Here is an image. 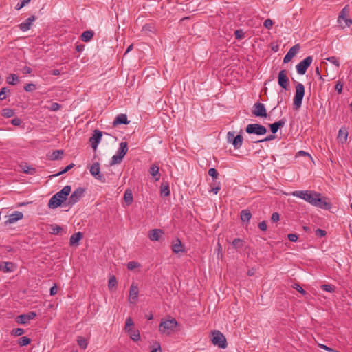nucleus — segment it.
<instances>
[{"label":"nucleus","instance_id":"nucleus-63","mask_svg":"<svg viewBox=\"0 0 352 352\" xmlns=\"http://www.w3.org/2000/svg\"><path fill=\"white\" fill-rule=\"evenodd\" d=\"M294 288L302 294H306V292L299 285L296 284Z\"/></svg>","mask_w":352,"mask_h":352},{"label":"nucleus","instance_id":"nucleus-15","mask_svg":"<svg viewBox=\"0 0 352 352\" xmlns=\"http://www.w3.org/2000/svg\"><path fill=\"white\" fill-rule=\"evenodd\" d=\"M102 133L99 130H95L93 136L90 138L89 142H91V147L94 150H96L98 147V144L101 140Z\"/></svg>","mask_w":352,"mask_h":352},{"label":"nucleus","instance_id":"nucleus-2","mask_svg":"<svg viewBox=\"0 0 352 352\" xmlns=\"http://www.w3.org/2000/svg\"><path fill=\"white\" fill-rule=\"evenodd\" d=\"M72 188L70 186L67 185L59 192L54 195L48 202V207L52 209L56 208L62 205V204L67 200L68 196L71 192Z\"/></svg>","mask_w":352,"mask_h":352},{"label":"nucleus","instance_id":"nucleus-27","mask_svg":"<svg viewBox=\"0 0 352 352\" xmlns=\"http://www.w3.org/2000/svg\"><path fill=\"white\" fill-rule=\"evenodd\" d=\"M348 137V131L344 128H341L338 131V139L341 143H344L346 142Z\"/></svg>","mask_w":352,"mask_h":352},{"label":"nucleus","instance_id":"nucleus-1","mask_svg":"<svg viewBox=\"0 0 352 352\" xmlns=\"http://www.w3.org/2000/svg\"><path fill=\"white\" fill-rule=\"evenodd\" d=\"M294 197L302 199L310 204L327 209L329 208L330 204L327 203L325 199L320 197V194L314 191L309 190H296L292 192Z\"/></svg>","mask_w":352,"mask_h":352},{"label":"nucleus","instance_id":"nucleus-12","mask_svg":"<svg viewBox=\"0 0 352 352\" xmlns=\"http://www.w3.org/2000/svg\"><path fill=\"white\" fill-rule=\"evenodd\" d=\"M278 85L284 89L287 90L289 87V80L287 76V71L282 69L278 75Z\"/></svg>","mask_w":352,"mask_h":352},{"label":"nucleus","instance_id":"nucleus-10","mask_svg":"<svg viewBox=\"0 0 352 352\" xmlns=\"http://www.w3.org/2000/svg\"><path fill=\"white\" fill-rule=\"evenodd\" d=\"M228 142L231 143L235 149H239L241 147L243 144V136L241 134L234 137V132L229 131L227 133Z\"/></svg>","mask_w":352,"mask_h":352},{"label":"nucleus","instance_id":"nucleus-46","mask_svg":"<svg viewBox=\"0 0 352 352\" xmlns=\"http://www.w3.org/2000/svg\"><path fill=\"white\" fill-rule=\"evenodd\" d=\"M24 333V330L21 328H16L12 329V335L15 336H20Z\"/></svg>","mask_w":352,"mask_h":352},{"label":"nucleus","instance_id":"nucleus-3","mask_svg":"<svg viewBox=\"0 0 352 352\" xmlns=\"http://www.w3.org/2000/svg\"><path fill=\"white\" fill-rule=\"evenodd\" d=\"M178 323L175 318H169L161 322L159 327V331L162 333L168 335L175 331V329Z\"/></svg>","mask_w":352,"mask_h":352},{"label":"nucleus","instance_id":"nucleus-64","mask_svg":"<svg viewBox=\"0 0 352 352\" xmlns=\"http://www.w3.org/2000/svg\"><path fill=\"white\" fill-rule=\"evenodd\" d=\"M151 352H161V346L159 343L156 344V347L151 350Z\"/></svg>","mask_w":352,"mask_h":352},{"label":"nucleus","instance_id":"nucleus-43","mask_svg":"<svg viewBox=\"0 0 352 352\" xmlns=\"http://www.w3.org/2000/svg\"><path fill=\"white\" fill-rule=\"evenodd\" d=\"M321 289L325 292H334L335 287L331 285L325 284L321 285Z\"/></svg>","mask_w":352,"mask_h":352},{"label":"nucleus","instance_id":"nucleus-38","mask_svg":"<svg viewBox=\"0 0 352 352\" xmlns=\"http://www.w3.org/2000/svg\"><path fill=\"white\" fill-rule=\"evenodd\" d=\"M129 333L130 338L134 341H138L140 338V332L138 330L132 329V330H131V332Z\"/></svg>","mask_w":352,"mask_h":352},{"label":"nucleus","instance_id":"nucleus-22","mask_svg":"<svg viewBox=\"0 0 352 352\" xmlns=\"http://www.w3.org/2000/svg\"><path fill=\"white\" fill-rule=\"evenodd\" d=\"M172 250L175 254L185 252L184 245L179 239H177L173 242L172 245Z\"/></svg>","mask_w":352,"mask_h":352},{"label":"nucleus","instance_id":"nucleus-7","mask_svg":"<svg viewBox=\"0 0 352 352\" xmlns=\"http://www.w3.org/2000/svg\"><path fill=\"white\" fill-rule=\"evenodd\" d=\"M349 12V6H346L339 14L338 22L339 25L343 28L345 27H349L352 24V20L347 18Z\"/></svg>","mask_w":352,"mask_h":352},{"label":"nucleus","instance_id":"nucleus-6","mask_svg":"<svg viewBox=\"0 0 352 352\" xmlns=\"http://www.w3.org/2000/svg\"><path fill=\"white\" fill-rule=\"evenodd\" d=\"M127 143L126 142H122L120 144V148L117 154L111 157L110 164L112 166L120 163L127 153Z\"/></svg>","mask_w":352,"mask_h":352},{"label":"nucleus","instance_id":"nucleus-57","mask_svg":"<svg viewBox=\"0 0 352 352\" xmlns=\"http://www.w3.org/2000/svg\"><path fill=\"white\" fill-rule=\"evenodd\" d=\"M343 89V84L340 82H338L335 86V89L339 93H342Z\"/></svg>","mask_w":352,"mask_h":352},{"label":"nucleus","instance_id":"nucleus-49","mask_svg":"<svg viewBox=\"0 0 352 352\" xmlns=\"http://www.w3.org/2000/svg\"><path fill=\"white\" fill-rule=\"evenodd\" d=\"M139 263L135 261H130L127 263V268L130 270H133L139 266Z\"/></svg>","mask_w":352,"mask_h":352},{"label":"nucleus","instance_id":"nucleus-58","mask_svg":"<svg viewBox=\"0 0 352 352\" xmlns=\"http://www.w3.org/2000/svg\"><path fill=\"white\" fill-rule=\"evenodd\" d=\"M326 232L323 230H321V229H317L316 230V236H319V237H323L326 235Z\"/></svg>","mask_w":352,"mask_h":352},{"label":"nucleus","instance_id":"nucleus-29","mask_svg":"<svg viewBox=\"0 0 352 352\" xmlns=\"http://www.w3.org/2000/svg\"><path fill=\"white\" fill-rule=\"evenodd\" d=\"M93 36H94L93 31H91V30H87V31H85L81 34V39L84 42H88V41H89L92 38Z\"/></svg>","mask_w":352,"mask_h":352},{"label":"nucleus","instance_id":"nucleus-59","mask_svg":"<svg viewBox=\"0 0 352 352\" xmlns=\"http://www.w3.org/2000/svg\"><path fill=\"white\" fill-rule=\"evenodd\" d=\"M287 237H288V239L292 242H296L298 238V235L296 234H289Z\"/></svg>","mask_w":352,"mask_h":352},{"label":"nucleus","instance_id":"nucleus-32","mask_svg":"<svg viewBox=\"0 0 352 352\" xmlns=\"http://www.w3.org/2000/svg\"><path fill=\"white\" fill-rule=\"evenodd\" d=\"M6 81L8 84L14 85L19 81V77L16 74H11L7 77Z\"/></svg>","mask_w":352,"mask_h":352},{"label":"nucleus","instance_id":"nucleus-24","mask_svg":"<svg viewBox=\"0 0 352 352\" xmlns=\"http://www.w3.org/2000/svg\"><path fill=\"white\" fill-rule=\"evenodd\" d=\"M285 122H286L284 119H281L278 122H276L273 124H270V127L272 133L273 134H275L280 128L283 127L285 126Z\"/></svg>","mask_w":352,"mask_h":352},{"label":"nucleus","instance_id":"nucleus-44","mask_svg":"<svg viewBox=\"0 0 352 352\" xmlns=\"http://www.w3.org/2000/svg\"><path fill=\"white\" fill-rule=\"evenodd\" d=\"M326 60L333 63L337 67H340V62L336 56L328 57L326 58Z\"/></svg>","mask_w":352,"mask_h":352},{"label":"nucleus","instance_id":"nucleus-4","mask_svg":"<svg viewBox=\"0 0 352 352\" xmlns=\"http://www.w3.org/2000/svg\"><path fill=\"white\" fill-rule=\"evenodd\" d=\"M211 342L214 346L221 349L227 347V341L225 336L219 331L215 330L211 332Z\"/></svg>","mask_w":352,"mask_h":352},{"label":"nucleus","instance_id":"nucleus-39","mask_svg":"<svg viewBox=\"0 0 352 352\" xmlns=\"http://www.w3.org/2000/svg\"><path fill=\"white\" fill-rule=\"evenodd\" d=\"M31 340L29 338L23 336L19 339L18 343L20 346H23L29 344Z\"/></svg>","mask_w":352,"mask_h":352},{"label":"nucleus","instance_id":"nucleus-51","mask_svg":"<svg viewBox=\"0 0 352 352\" xmlns=\"http://www.w3.org/2000/svg\"><path fill=\"white\" fill-rule=\"evenodd\" d=\"M9 91L7 87H3L0 91V100H3L6 98V94Z\"/></svg>","mask_w":352,"mask_h":352},{"label":"nucleus","instance_id":"nucleus-34","mask_svg":"<svg viewBox=\"0 0 352 352\" xmlns=\"http://www.w3.org/2000/svg\"><path fill=\"white\" fill-rule=\"evenodd\" d=\"M21 168L25 173L30 175H34L36 173V169L27 164L22 165Z\"/></svg>","mask_w":352,"mask_h":352},{"label":"nucleus","instance_id":"nucleus-42","mask_svg":"<svg viewBox=\"0 0 352 352\" xmlns=\"http://www.w3.org/2000/svg\"><path fill=\"white\" fill-rule=\"evenodd\" d=\"M74 164H69L68 166H67L63 170L60 171L59 173H58L57 174H55L53 175V177H56V176H58V175H60L62 174H64L65 173H67V171H69L70 169H72L73 167H74Z\"/></svg>","mask_w":352,"mask_h":352},{"label":"nucleus","instance_id":"nucleus-18","mask_svg":"<svg viewBox=\"0 0 352 352\" xmlns=\"http://www.w3.org/2000/svg\"><path fill=\"white\" fill-rule=\"evenodd\" d=\"M139 289L138 285L133 283L130 287L129 300L130 302H135L138 300Z\"/></svg>","mask_w":352,"mask_h":352},{"label":"nucleus","instance_id":"nucleus-47","mask_svg":"<svg viewBox=\"0 0 352 352\" xmlns=\"http://www.w3.org/2000/svg\"><path fill=\"white\" fill-rule=\"evenodd\" d=\"M36 89V86L35 84H32V83H29V84H27L25 87H24V89L27 91V92H30V91H32L34 90H35Z\"/></svg>","mask_w":352,"mask_h":352},{"label":"nucleus","instance_id":"nucleus-21","mask_svg":"<svg viewBox=\"0 0 352 352\" xmlns=\"http://www.w3.org/2000/svg\"><path fill=\"white\" fill-rule=\"evenodd\" d=\"M164 234V232L161 229L151 230L148 233V238L152 241H157Z\"/></svg>","mask_w":352,"mask_h":352},{"label":"nucleus","instance_id":"nucleus-14","mask_svg":"<svg viewBox=\"0 0 352 352\" xmlns=\"http://www.w3.org/2000/svg\"><path fill=\"white\" fill-rule=\"evenodd\" d=\"M90 173L92 176H94L96 179L104 182L105 177L103 175L100 174V164L98 162L94 163L90 168Z\"/></svg>","mask_w":352,"mask_h":352},{"label":"nucleus","instance_id":"nucleus-48","mask_svg":"<svg viewBox=\"0 0 352 352\" xmlns=\"http://www.w3.org/2000/svg\"><path fill=\"white\" fill-rule=\"evenodd\" d=\"M208 175L212 177L214 179H217L218 177V173L217 170L214 168H211L208 170Z\"/></svg>","mask_w":352,"mask_h":352},{"label":"nucleus","instance_id":"nucleus-53","mask_svg":"<svg viewBox=\"0 0 352 352\" xmlns=\"http://www.w3.org/2000/svg\"><path fill=\"white\" fill-rule=\"evenodd\" d=\"M62 230V228L59 226L55 225L52 226V234H57Z\"/></svg>","mask_w":352,"mask_h":352},{"label":"nucleus","instance_id":"nucleus-61","mask_svg":"<svg viewBox=\"0 0 352 352\" xmlns=\"http://www.w3.org/2000/svg\"><path fill=\"white\" fill-rule=\"evenodd\" d=\"M258 228L262 231H265L267 230V224L265 221H263L258 223Z\"/></svg>","mask_w":352,"mask_h":352},{"label":"nucleus","instance_id":"nucleus-28","mask_svg":"<svg viewBox=\"0 0 352 352\" xmlns=\"http://www.w3.org/2000/svg\"><path fill=\"white\" fill-rule=\"evenodd\" d=\"M149 173L155 178V181L157 182L160 179V178L157 177L159 173V166L157 165L153 164L150 167Z\"/></svg>","mask_w":352,"mask_h":352},{"label":"nucleus","instance_id":"nucleus-17","mask_svg":"<svg viewBox=\"0 0 352 352\" xmlns=\"http://www.w3.org/2000/svg\"><path fill=\"white\" fill-rule=\"evenodd\" d=\"M36 314L34 311L26 314H21L16 318V322L20 324H26L36 317Z\"/></svg>","mask_w":352,"mask_h":352},{"label":"nucleus","instance_id":"nucleus-35","mask_svg":"<svg viewBox=\"0 0 352 352\" xmlns=\"http://www.w3.org/2000/svg\"><path fill=\"white\" fill-rule=\"evenodd\" d=\"M63 155V151L62 150H56L52 152L51 155L50 156V160H58Z\"/></svg>","mask_w":352,"mask_h":352},{"label":"nucleus","instance_id":"nucleus-16","mask_svg":"<svg viewBox=\"0 0 352 352\" xmlns=\"http://www.w3.org/2000/svg\"><path fill=\"white\" fill-rule=\"evenodd\" d=\"M300 50V45L296 44L292 47L283 58V62L287 63L294 58V56Z\"/></svg>","mask_w":352,"mask_h":352},{"label":"nucleus","instance_id":"nucleus-19","mask_svg":"<svg viewBox=\"0 0 352 352\" xmlns=\"http://www.w3.org/2000/svg\"><path fill=\"white\" fill-rule=\"evenodd\" d=\"M36 20L34 15L30 16L24 22L19 25V29L23 32L29 30L32 25V23Z\"/></svg>","mask_w":352,"mask_h":352},{"label":"nucleus","instance_id":"nucleus-26","mask_svg":"<svg viewBox=\"0 0 352 352\" xmlns=\"http://www.w3.org/2000/svg\"><path fill=\"white\" fill-rule=\"evenodd\" d=\"M14 270V265L11 262H2L0 264V270L4 272H13Z\"/></svg>","mask_w":352,"mask_h":352},{"label":"nucleus","instance_id":"nucleus-11","mask_svg":"<svg viewBox=\"0 0 352 352\" xmlns=\"http://www.w3.org/2000/svg\"><path fill=\"white\" fill-rule=\"evenodd\" d=\"M312 61L313 58L311 56H307L301 60L296 67L298 74L300 75L305 74Z\"/></svg>","mask_w":352,"mask_h":352},{"label":"nucleus","instance_id":"nucleus-50","mask_svg":"<svg viewBox=\"0 0 352 352\" xmlns=\"http://www.w3.org/2000/svg\"><path fill=\"white\" fill-rule=\"evenodd\" d=\"M61 106L57 102H53L49 109L52 111H56L60 109Z\"/></svg>","mask_w":352,"mask_h":352},{"label":"nucleus","instance_id":"nucleus-33","mask_svg":"<svg viewBox=\"0 0 352 352\" xmlns=\"http://www.w3.org/2000/svg\"><path fill=\"white\" fill-rule=\"evenodd\" d=\"M134 326V322L131 317H128L125 321L124 330L127 333H130L132 327Z\"/></svg>","mask_w":352,"mask_h":352},{"label":"nucleus","instance_id":"nucleus-13","mask_svg":"<svg viewBox=\"0 0 352 352\" xmlns=\"http://www.w3.org/2000/svg\"><path fill=\"white\" fill-rule=\"evenodd\" d=\"M252 114L256 117L266 118L267 111L265 105L261 102L255 103L253 106Z\"/></svg>","mask_w":352,"mask_h":352},{"label":"nucleus","instance_id":"nucleus-60","mask_svg":"<svg viewBox=\"0 0 352 352\" xmlns=\"http://www.w3.org/2000/svg\"><path fill=\"white\" fill-rule=\"evenodd\" d=\"M279 219H280V217H279V214L278 212H274L272 214V217H271L272 221L277 222L279 221Z\"/></svg>","mask_w":352,"mask_h":352},{"label":"nucleus","instance_id":"nucleus-52","mask_svg":"<svg viewBox=\"0 0 352 352\" xmlns=\"http://www.w3.org/2000/svg\"><path fill=\"white\" fill-rule=\"evenodd\" d=\"M263 25L267 29H271L273 25V21L270 19H267L263 23Z\"/></svg>","mask_w":352,"mask_h":352},{"label":"nucleus","instance_id":"nucleus-36","mask_svg":"<svg viewBox=\"0 0 352 352\" xmlns=\"http://www.w3.org/2000/svg\"><path fill=\"white\" fill-rule=\"evenodd\" d=\"M124 201L127 204H131L133 201V195L130 190H126L124 195Z\"/></svg>","mask_w":352,"mask_h":352},{"label":"nucleus","instance_id":"nucleus-9","mask_svg":"<svg viewBox=\"0 0 352 352\" xmlns=\"http://www.w3.org/2000/svg\"><path fill=\"white\" fill-rule=\"evenodd\" d=\"M85 192V189L81 187H78L76 188L69 197L67 205L69 206H72L78 202L82 197L84 195Z\"/></svg>","mask_w":352,"mask_h":352},{"label":"nucleus","instance_id":"nucleus-56","mask_svg":"<svg viewBox=\"0 0 352 352\" xmlns=\"http://www.w3.org/2000/svg\"><path fill=\"white\" fill-rule=\"evenodd\" d=\"M274 138H275V136L274 135H270L267 136L265 138H264L263 140H258V141H255L254 142L259 143V142H268V141L273 140Z\"/></svg>","mask_w":352,"mask_h":352},{"label":"nucleus","instance_id":"nucleus-30","mask_svg":"<svg viewBox=\"0 0 352 352\" xmlns=\"http://www.w3.org/2000/svg\"><path fill=\"white\" fill-rule=\"evenodd\" d=\"M251 217V212L248 210H243L241 212V219L243 222H249Z\"/></svg>","mask_w":352,"mask_h":352},{"label":"nucleus","instance_id":"nucleus-20","mask_svg":"<svg viewBox=\"0 0 352 352\" xmlns=\"http://www.w3.org/2000/svg\"><path fill=\"white\" fill-rule=\"evenodd\" d=\"M23 218V214L21 212L15 211L9 216L8 219L6 221V224H12Z\"/></svg>","mask_w":352,"mask_h":352},{"label":"nucleus","instance_id":"nucleus-8","mask_svg":"<svg viewBox=\"0 0 352 352\" xmlns=\"http://www.w3.org/2000/svg\"><path fill=\"white\" fill-rule=\"evenodd\" d=\"M245 131L249 134L263 135L267 133L266 128L259 124H250L245 128Z\"/></svg>","mask_w":352,"mask_h":352},{"label":"nucleus","instance_id":"nucleus-37","mask_svg":"<svg viewBox=\"0 0 352 352\" xmlns=\"http://www.w3.org/2000/svg\"><path fill=\"white\" fill-rule=\"evenodd\" d=\"M78 344L79 346L83 349H86L87 346V340L81 336L78 337L77 339Z\"/></svg>","mask_w":352,"mask_h":352},{"label":"nucleus","instance_id":"nucleus-25","mask_svg":"<svg viewBox=\"0 0 352 352\" xmlns=\"http://www.w3.org/2000/svg\"><path fill=\"white\" fill-rule=\"evenodd\" d=\"M82 238V234L80 232H76L71 236L69 239V245L71 246L78 245L79 241Z\"/></svg>","mask_w":352,"mask_h":352},{"label":"nucleus","instance_id":"nucleus-55","mask_svg":"<svg viewBox=\"0 0 352 352\" xmlns=\"http://www.w3.org/2000/svg\"><path fill=\"white\" fill-rule=\"evenodd\" d=\"M235 37L237 39H241L244 37V33L242 30H237L234 32Z\"/></svg>","mask_w":352,"mask_h":352},{"label":"nucleus","instance_id":"nucleus-62","mask_svg":"<svg viewBox=\"0 0 352 352\" xmlns=\"http://www.w3.org/2000/svg\"><path fill=\"white\" fill-rule=\"evenodd\" d=\"M11 122L14 126H19L21 124V120L20 118H16L12 120Z\"/></svg>","mask_w":352,"mask_h":352},{"label":"nucleus","instance_id":"nucleus-40","mask_svg":"<svg viewBox=\"0 0 352 352\" xmlns=\"http://www.w3.org/2000/svg\"><path fill=\"white\" fill-rule=\"evenodd\" d=\"M14 113V111L11 109H4L2 110V116L6 118L12 117Z\"/></svg>","mask_w":352,"mask_h":352},{"label":"nucleus","instance_id":"nucleus-5","mask_svg":"<svg viewBox=\"0 0 352 352\" xmlns=\"http://www.w3.org/2000/svg\"><path fill=\"white\" fill-rule=\"evenodd\" d=\"M296 92L293 100L294 106L296 109H299L302 105V99L305 95V87L304 85L298 82L296 85Z\"/></svg>","mask_w":352,"mask_h":352},{"label":"nucleus","instance_id":"nucleus-23","mask_svg":"<svg viewBox=\"0 0 352 352\" xmlns=\"http://www.w3.org/2000/svg\"><path fill=\"white\" fill-rule=\"evenodd\" d=\"M129 121L127 120V117L125 114H119L116 117L113 122V126H117L119 124H127Z\"/></svg>","mask_w":352,"mask_h":352},{"label":"nucleus","instance_id":"nucleus-41","mask_svg":"<svg viewBox=\"0 0 352 352\" xmlns=\"http://www.w3.org/2000/svg\"><path fill=\"white\" fill-rule=\"evenodd\" d=\"M232 244L234 248L238 249L243 245V242L241 239L237 238L233 240Z\"/></svg>","mask_w":352,"mask_h":352},{"label":"nucleus","instance_id":"nucleus-54","mask_svg":"<svg viewBox=\"0 0 352 352\" xmlns=\"http://www.w3.org/2000/svg\"><path fill=\"white\" fill-rule=\"evenodd\" d=\"M318 346L321 349H324L325 351H328V352H338L337 351H336L335 349L331 348V347H329L327 346V345H324L323 344H318Z\"/></svg>","mask_w":352,"mask_h":352},{"label":"nucleus","instance_id":"nucleus-45","mask_svg":"<svg viewBox=\"0 0 352 352\" xmlns=\"http://www.w3.org/2000/svg\"><path fill=\"white\" fill-rule=\"evenodd\" d=\"M117 285L116 278L113 276L109 280L108 287L109 289L114 287Z\"/></svg>","mask_w":352,"mask_h":352},{"label":"nucleus","instance_id":"nucleus-31","mask_svg":"<svg viewBox=\"0 0 352 352\" xmlns=\"http://www.w3.org/2000/svg\"><path fill=\"white\" fill-rule=\"evenodd\" d=\"M162 196L168 197L170 195L169 186L168 183H162L160 187Z\"/></svg>","mask_w":352,"mask_h":352}]
</instances>
